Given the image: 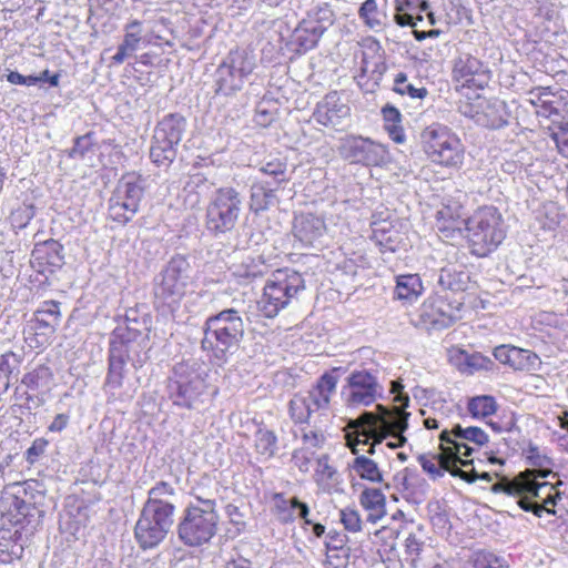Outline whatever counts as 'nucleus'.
<instances>
[{"label": "nucleus", "instance_id": "nucleus-39", "mask_svg": "<svg viewBox=\"0 0 568 568\" xmlns=\"http://www.w3.org/2000/svg\"><path fill=\"white\" fill-rule=\"evenodd\" d=\"M427 484L424 478L414 474L409 469L405 470V475L399 484V493L403 498L414 505H419L425 499Z\"/></svg>", "mask_w": 568, "mask_h": 568}, {"label": "nucleus", "instance_id": "nucleus-11", "mask_svg": "<svg viewBox=\"0 0 568 568\" xmlns=\"http://www.w3.org/2000/svg\"><path fill=\"white\" fill-rule=\"evenodd\" d=\"M464 306L462 297H453L435 290L419 306V324L433 331L449 328L462 320Z\"/></svg>", "mask_w": 568, "mask_h": 568}, {"label": "nucleus", "instance_id": "nucleus-40", "mask_svg": "<svg viewBox=\"0 0 568 568\" xmlns=\"http://www.w3.org/2000/svg\"><path fill=\"white\" fill-rule=\"evenodd\" d=\"M63 256L54 241L38 245V273L53 272L62 265Z\"/></svg>", "mask_w": 568, "mask_h": 568}, {"label": "nucleus", "instance_id": "nucleus-50", "mask_svg": "<svg viewBox=\"0 0 568 568\" xmlns=\"http://www.w3.org/2000/svg\"><path fill=\"white\" fill-rule=\"evenodd\" d=\"M304 20L324 33L334 23L335 13L332 6L325 2L308 12Z\"/></svg>", "mask_w": 568, "mask_h": 568}, {"label": "nucleus", "instance_id": "nucleus-47", "mask_svg": "<svg viewBox=\"0 0 568 568\" xmlns=\"http://www.w3.org/2000/svg\"><path fill=\"white\" fill-rule=\"evenodd\" d=\"M311 400L306 395L295 394L288 403L290 417L295 424H306L314 412Z\"/></svg>", "mask_w": 568, "mask_h": 568}, {"label": "nucleus", "instance_id": "nucleus-42", "mask_svg": "<svg viewBox=\"0 0 568 568\" xmlns=\"http://www.w3.org/2000/svg\"><path fill=\"white\" fill-rule=\"evenodd\" d=\"M173 495V488L168 483L161 481L150 489L149 499L144 506H152L161 513L173 515L174 505L171 501Z\"/></svg>", "mask_w": 568, "mask_h": 568}, {"label": "nucleus", "instance_id": "nucleus-44", "mask_svg": "<svg viewBox=\"0 0 568 568\" xmlns=\"http://www.w3.org/2000/svg\"><path fill=\"white\" fill-rule=\"evenodd\" d=\"M275 199V190L268 187L266 183L256 182L251 187L250 210L258 214L270 209Z\"/></svg>", "mask_w": 568, "mask_h": 568}, {"label": "nucleus", "instance_id": "nucleus-63", "mask_svg": "<svg viewBox=\"0 0 568 568\" xmlns=\"http://www.w3.org/2000/svg\"><path fill=\"white\" fill-rule=\"evenodd\" d=\"M384 126L399 124L402 122V114L397 108L387 104L382 109Z\"/></svg>", "mask_w": 568, "mask_h": 568}, {"label": "nucleus", "instance_id": "nucleus-20", "mask_svg": "<svg viewBox=\"0 0 568 568\" xmlns=\"http://www.w3.org/2000/svg\"><path fill=\"white\" fill-rule=\"evenodd\" d=\"M347 382L349 387L347 403L351 406H368L379 396L377 379L368 371H354Z\"/></svg>", "mask_w": 568, "mask_h": 568}, {"label": "nucleus", "instance_id": "nucleus-36", "mask_svg": "<svg viewBox=\"0 0 568 568\" xmlns=\"http://www.w3.org/2000/svg\"><path fill=\"white\" fill-rule=\"evenodd\" d=\"M358 17L369 29L385 26L388 21V0H365L358 9Z\"/></svg>", "mask_w": 568, "mask_h": 568}, {"label": "nucleus", "instance_id": "nucleus-15", "mask_svg": "<svg viewBox=\"0 0 568 568\" xmlns=\"http://www.w3.org/2000/svg\"><path fill=\"white\" fill-rule=\"evenodd\" d=\"M361 63L355 75L356 83L365 92H374L386 71L385 51L373 36L362 38L358 42Z\"/></svg>", "mask_w": 568, "mask_h": 568}, {"label": "nucleus", "instance_id": "nucleus-30", "mask_svg": "<svg viewBox=\"0 0 568 568\" xmlns=\"http://www.w3.org/2000/svg\"><path fill=\"white\" fill-rule=\"evenodd\" d=\"M144 43L142 22L132 20L124 26V36L122 42L118 45L116 53L111 58L113 65L122 64L125 59L131 57Z\"/></svg>", "mask_w": 568, "mask_h": 568}, {"label": "nucleus", "instance_id": "nucleus-24", "mask_svg": "<svg viewBox=\"0 0 568 568\" xmlns=\"http://www.w3.org/2000/svg\"><path fill=\"white\" fill-rule=\"evenodd\" d=\"M405 232L398 220L382 219L372 224V240L385 252H396L405 241Z\"/></svg>", "mask_w": 568, "mask_h": 568}, {"label": "nucleus", "instance_id": "nucleus-53", "mask_svg": "<svg viewBox=\"0 0 568 568\" xmlns=\"http://www.w3.org/2000/svg\"><path fill=\"white\" fill-rule=\"evenodd\" d=\"M458 465L459 464H422V467L423 470L429 474L434 479L443 476L447 471L454 477H459L465 481H471L474 479L471 473L464 471Z\"/></svg>", "mask_w": 568, "mask_h": 568}, {"label": "nucleus", "instance_id": "nucleus-26", "mask_svg": "<svg viewBox=\"0 0 568 568\" xmlns=\"http://www.w3.org/2000/svg\"><path fill=\"white\" fill-rule=\"evenodd\" d=\"M23 489L20 484L7 487L0 493V525L20 524L29 515V505L18 494Z\"/></svg>", "mask_w": 568, "mask_h": 568}, {"label": "nucleus", "instance_id": "nucleus-54", "mask_svg": "<svg viewBox=\"0 0 568 568\" xmlns=\"http://www.w3.org/2000/svg\"><path fill=\"white\" fill-rule=\"evenodd\" d=\"M265 272V260L261 255H247L243 258L237 271L241 277L251 280L263 276Z\"/></svg>", "mask_w": 568, "mask_h": 568}, {"label": "nucleus", "instance_id": "nucleus-17", "mask_svg": "<svg viewBox=\"0 0 568 568\" xmlns=\"http://www.w3.org/2000/svg\"><path fill=\"white\" fill-rule=\"evenodd\" d=\"M345 159L366 166H381L386 162L387 150L368 138L349 136L342 146Z\"/></svg>", "mask_w": 568, "mask_h": 568}, {"label": "nucleus", "instance_id": "nucleus-7", "mask_svg": "<svg viewBox=\"0 0 568 568\" xmlns=\"http://www.w3.org/2000/svg\"><path fill=\"white\" fill-rule=\"evenodd\" d=\"M305 280L301 273L292 268H278L266 281L261 311L267 318H274L305 291Z\"/></svg>", "mask_w": 568, "mask_h": 568}, {"label": "nucleus", "instance_id": "nucleus-18", "mask_svg": "<svg viewBox=\"0 0 568 568\" xmlns=\"http://www.w3.org/2000/svg\"><path fill=\"white\" fill-rule=\"evenodd\" d=\"M529 102L540 116L550 119L568 113V91L551 90L549 87H537L529 91Z\"/></svg>", "mask_w": 568, "mask_h": 568}, {"label": "nucleus", "instance_id": "nucleus-45", "mask_svg": "<svg viewBox=\"0 0 568 568\" xmlns=\"http://www.w3.org/2000/svg\"><path fill=\"white\" fill-rule=\"evenodd\" d=\"M130 358L116 354L108 355V372L104 381L105 387L118 389L122 387L125 376V365Z\"/></svg>", "mask_w": 568, "mask_h": 568}, {"label": "nucleus", "instance_id": "nucleus-22", "mask_svg": "<svg viewBox=\"0 0 568 568\" xmlns=\"http://www.w3.org/2000/svg\"><path fill=\"white\" fill-rule=\"evenodd\" d=\"M495 359L515 372L535 371L540 364L539 356L526 348L510 344H501L493 349Z\"/></svg>", "mask_w": 568, "mask_h": 568}, {"label": "nucleus", "instance_id": "nucleus-31", "mask_svg": "<svg viewBox=\"0 0 568 568\" xmlns=\"http://www.w3.org/2000/svg\"><path fill=\"white\" fill-rule=\"evenodd\" d=\"M336 371L337 368H333L329 372H325L308 390L306 396L311 400L314 409L321 410L328 408L331 397L335 394L338 382L335 375Z\"/></svg>", "mask_w": 568, "mask_h": 568}, {"label": "nucleus", "instance_id": "nucleus-29", "mask_svg": "<svg viewBox=\"0 0 568 568\" xmlns=\"http://www.w3.org/2000/svg\"><path fill=\"white\" fill-rule=\"evenodd\" d=\"M475 98L466 97L467 100L462 104V112L465 116L475 120L477 123L494 128L497 125L496 108L488 99L483 97L479 92L474 93Z\"/></svg>", "mask_w": 568, "mask_h": 568}, {"label": "nucleus", "instance_id": "nucleus-57", "mask_svg": "<svg viewBox=\"0 0 568 568\" xmlns=\"http://www.w3.org/2000/svg\"><path fill=\"white\" fill-rule=\"evenodd\" d=\"M314 477L324 489L334 488L338 484V473L332 464H317Z\"/></svg>", "mask_w": 568, "mask_h": 568}, {"label": "nucleus", "instance_id": "nucleus-27", "mask_svg": "<svg viewBox=\"0 0 568 568\" xmlns=\"http://www.w3.org/2000/svg\"><path fill=\"white\" fill-rule=\"evenodd\" d=\"M393 300L403 306L415 304L424 294L425 286L418 273H404L395 275Z\"/></svg>", "mask_w": 568, "mask_h": 568}, {"label": "nucleus", "instance_id": "nucleus-37", "mask_svg": "<svg viewBox=\"0 0 568 568\" xmlns=\"http://www.w3.org/2000/svg\"><path fill=\"white\" fill-rule=\"evenodd\" d=\"M359 504L369 523L376 524L386 516V497L379 489L365 488L359 495Z\"/></svg>", "mask_w": 568, "mask_h": 568}, {"label": "nucleus", "instance_id": "nucleus-14", "mask_svg": "<svg viewBox=\"0 0 568 568\" xmlns=\"http://www.w3.org/2000/svg\"><path fill=\"white\" fill-rule=\"evenodd\" d=\"M450 77L455 91L468 97L486 90L493 74L483 60L470 53H463L453 61Z\"/></svg>", "mask_w": 568, "mask_h": 568}, {"label": "nucleus", "instance_id": "nucleus-38", "mask_svg": "<svg viewBox=\"0 0 568 568\" xmlns=\"http://www.w3.org/2000/svg\"><path fill=\"white\" fill-rule=\"evenodd\" d=\"M324 436L310 430L302 437V445L294 453V458L302 462H325L327 456L322 452Z\"/></svg>", "mask_w": 568, "mask_h": 568}, {"label": "nucleus", "instance_id": "nucleus-21", "mask_svg": "<svg viewBox=\"0 0 568 568\" xmlns=\"http://www.w3.org/2000/svg\"><path fill=\"white\" fill-rule=\"evenodd\" d=\"M474 284L464 265L448 264L440 268L436 290L453 297H462L465 304L467 293Z\"/></svg>", "mask_w": 568, "mask_h": 568}, {"label": "nucleus", "instance_id": "nucleus-52", "mask_svg": "<svg viewBox=\"0 0 568 568\" xmlns=\"http://www.w3.org/2000/svg\"><path fill=\"white\" fill-rule=\"evenodd\" d=\"M18 375V359L12 352L0 355V393L6 392Z\"/></svg>", "mask_w": 568, "mask_h": 568}, {"label": "nucleus", "instance_id": "nucleus-41", "mask_svg": "<svg viewBox=\"0 0 568 568\" xmlns=\"http://www.w3.org/2000/svg\"><path fill=\"white\" fill-rule=\"evenodd\" d=\"M139 335L140 333L138 331H133L126 326L114 328L110 338L109 353L130 358L132 344Z\"/></svg>", "mask_w": 568, "mask_h": 568}, {"label": "nucleus", "instance_id": "nucleus-23", "mask_svg": "<svg viewBox=\"0 0 568 568\" xmlns=\"http://www.w3.org/2000/svg\"><path fill=\"white\" fill-rule=\"evenodd\" d=\"M351 115V108L344 103L337 93L332 91L316 104L313 112L314 121L326 128H334Z\"/></svg>", "mask_w": 568, "mask_h": 568}, {"label": "nucleus", "instance_id": "nucleus-59", "mask_svg": "<svg viewBox=\"0 0 568 568\" xmlns=\"http://www.w3.org/2000/svg\"><path fill=\"white\" fill-rule=\"evenodd\" d=\"M339 520L344 528L351 532H358L362 530V518L357 509L346 507L339 511Z\"/></svg>", "mask_w": 568, "mask_h": 568}, {"label": "nucleus", "instance_id": "nucleus-10", "mask_svg": "<svg viewBox=\"0 0 568 568\" xmlns=\"http://www.w3.org/2000/svg\"><path fill=\"white\" fill-rule=\"evenodd\" d=\"M242 211L240 192L233 186H221L210 197L205 210V226L214 234L235 229Z\"/></svg>", "mask_w": 568, "mask_h": 568}, {"label": "nucleus", "instance_id": "nucleus-6", "mask_svg": "<svg viewBox=\"0 0 568 568\" xmlns=\"http://www.w3.org/2000/svg\"><path fill=\"white\" fill-rule=\"evenodd\" d=\"M145 192V179L140 172L121 175L108 200L106 220L115 226L128 225L138 214Z\"/></svg>", "mask_w": 568, "mask_h": 568}, {"label": "nucleus", "instance_id": "nucleus-8", "mask_svg": "<svg viewBox=\"0 0 568 568\" xmlns=\"http://www.w3.org/2000/svg\"><path fill=\"white\" fill-rule=\"evenodd\" d=\"M189 284L187 263L181 258H172L154 286V308L163 316L175 317L186 295Z\"/></svg>", "mask_w": 568, "mask_h": 568}, {"label": "nucleus", "instance_id": "nucleus-4", "mask_svg": "<svg viewBox=\"0 0 568 568\" xmlns=\"http://www.w3.org/2000/svg\"><path fill=\"white\" fill-rule=\"evenodd\" d=\"M420 149L426 159L445 170H460L466 159V146L448 125L432 123L419 134Z\"/></svg>", "mask_w": 568, "mask_h": 568}, {"label": "nucleus", "instance_id": "nucleus-2", "mask_svg": "<svg viewBox=\"0 0 568 568\" xmlns=\"http://www.w3.org/2000/svg\"><path fill=\"white\" fill-rule=\"evenodd\" d=\"M546 476L545 473L525 470L511 479L501 477L493 484L490 489L495 494L520 497L519 507L525 511L534 513L537 517H541L544 513L555 515L556 511L548 508L549 505H556L555 487L547 481L539 480Z\"/></svg>", "mask_w": 568, "mask_h": 568}, {"label": "nucleus", "instance_id": "nucleus-13", "mask_svg": "<svg viewBox=\"0 0 568 568\" xmlns=\"http://www.w3.org/2000/svg\"><path fill=\"white\" fill-rule=\"evenodd\" d=\"M255 69L254 57L245 49L235 48L216 69L215 93L225 97L242 90Z\"/></svg>", "mask_w": 568, "mask_h": 568}, {"label": "nucleus", "instance_id": "nucleus-19", "mask_svg": "<svg viewBox=\"0 0 568 568\" xmlns=\"http://www.w3.org/2000/svg\"><path fill=\"white\" fill-rule=\"evenodd\" d=\"M207 384L201 374L191 371L179 374L175 381V390L172 394L174 405L192 409L205 394Z\"/></svg>", "mask_w": 568, "mask_h": 568}, {"label": "nucleus", "instance_id": "nucleus-43", "mask_svg": "<svg viewBox=\"0 0 568 568\" xmlns=\"http://www.w3.org/2000/svg\"><path fill=\"white\" fill-rule=\"evenodd\" d=\"M323 34L324 33H322L321 30L316 29V27L307 24V22L303 19L294 33L296 51L298 53H305L314 49Z\"/></svg>", "mask_w": 568, "mask_h": 568}, {"label": "nucleus", "instance_id": "nucleus-60", "mask_svg": "<svg viewBox=\"0 0 568 568\" xmlns=\"http://www.w3.org/2000/svg\"><path fill=\"white\" fill-rule=\"evenodd\" d=\"M349 561V549H337V551H326V568H347Z\"/></svg>", "mask_w": 568, "mask_h": 568}, {"label": "nucleus", "instance_id": "nucleus-33", "mask_svg": "<svg viewBox=\"0 0 568 568\" xmlns=\"http://www.w3.org/2000/svg\"><path fill=\"white\" fill-rule=\"evenodd\" d=\"M463 206L460 204L444 205L436 214V227L444 237H454L457 232L462 231L465 226L463 217Z\"/></svg>", "mask_w": 568, "mask_h": 568}, {"label": "nucleus", "instance_id": "nucleus-35", "mask_svg": "<svg viewBox=\"0 0 568 568\" xmlns=\"http://www.w3.org/2000/svg\"><path fill=\"white\" fill-rule=\"evenodd\" d=\"M186 120L180 113H170L158 122L153 136L155 140L166 141L178 145L182 140Z\"/></svg>", "mask_w": 568, "mask_h": 568}, {"label": "nucleus", "instance_id": "nucleus-3", "mask_svg": "<svg viewBox=\"0 0 568 568\" xmlns=\"http://www.w3.org/2000/svg\"><path fill=\"white\" fill-rule=\"evenodd\" d=\"M243 335L244 324L239 312L223 310L205 320L201 347L211 359L224 362L239 348Z\"/></svg>", "mask_w": 568, "mask_h": 568}, {"label": "nucleus", "instance_id": "nucleus-58", "mask_svg": "<svg viewBox=\"0 0 568 568\" xmlns=\"http://www.w3.org/2000/svg\"><path fill=\"white\" fill-rule=\"evenodd\" d=\"M260 171L263 174L271 175L277 179L278 182L287 181V179L285 178L287 171V162L283 159H271L260 168Z\"/></svg>", "mask_w": 568, "mask_h": 568}, {"label": "nucleus", "instance_id": "nucleus-1", "mask_svg": "<svg viewBox=\"0 0 568 568\" xmlns=\"http://www.w3.org/2000/svg\"><path fill=\"white\" fill-rule=\"evenodd\" d=\"M402 384L392 383V393L396 394L394 402L398 405L385 407L377 405L375 412H365L348 424L346 434L347 446L356 455L354 462H372L365 454H385L386 449L394 450L406 442L403 433L407 428L409 397L402 394Z\"/></svg>", "mask_w": 568, "mask_h": 568}, {"label": "nucleus", "instance_id": "nucleus-34", "mask_svg": "<svg viewBox=\"0 0 568 568\" xmlns=\"http://www.w3.org/2000/svg\"><path fill=\"white\" fill-rule=\"evenodd\" d=\"M272 509L282 523L292 521L297 513L298 517L303 518L306 524H311L307 519L308 506L296 498L287 499L282 493H276L272 496Z\"/></svg>", "mask_w": 568, "mask_h": 568}, {"label": "nucleus", "instance_id": "nucleus-56", "mask_svg": "<svg viewBox=\"0 0 568 568\" xmlns=\"http://www.w3.org/2000/svg\"><path fill=\"white\" fill-rule=\"evenodd\" d=\"M394 92L400 95H408L412 99H424L427 97L428 91L425 87L415 88L408 82L407 75L404 72H399L394 78Z\"/></svg>", "mask_w": 568, "mask_h": 568}, {"label": "nucleus", "instance_id": "nucleus-12", "mask_svg": "<svg viewBox=\"0 0 568 568\" xmlns=\"http://www.w3.org/2000/svg\"><path fill=\"white\" fill-rule=\"evenodd\" d=\"M442 454L438 462H474L463 459L486 446L489 436L477 426L463 428L460 425L453 427L450 432L443 430L439 436Z\"/></svg>", "mask_w": 568, "mask_h": 568}, {"label": "nucleus", "instance_id": "nucleus-32", "mask_svg": "<svg viewBox=\"0 0 568 568\" xmlns=\"http://www.w3.org/2000/svg\"><path fill=\"white\" fill-rule=\"evenodd\" d=\"M428 7L427 0H394V21L399 27L414 28L423 21Z\"/></svg>", "mask_w": 568, "mask_h": 568}, {"label": "nucleus", "instance_id": "nucleus-16", "mask_svg": "<svg viewBox=\"0 0 568 568\" xmlns=\"http://www.w3.org/2000/svg\"><path fill=\"white\" fill-rule=\"evenodd\" d=\"M173 515L144 506L135 525V538L144 549L158 546L169 532Z\"/></svg>", "mask_w": 568, "mask_h": 568}, {"label": "nucleus", "instance_id": "nucleus-46", "mask_svg": "<svg viewBox=\"0 0 568 568\" xmlns=\"http://www.w3.org/2000/svg\"><path fill=\"white\" fill-rule=\"evenodd\" d=\"M254 448L258 457L270 459L274 457L277 448L275 433L266 427L260 426L254 435Z\"/></svg>", "mask_w": 568, "mask_h": 568}, {"label": "nucleus", "instance_id": "nucleus-28", "mask_svg": "<svg viewBox=\"0 0 568 568\" xmlns=\"http://www.w3.org/2000/svg\"><path fill=\"white\" fill-rule=\"evenodd\" d=\"M448 361L453 364L459 372L466 374H474L479 371H490L494 363L493 361L479 353H468L466 349L459 346H452L447 351Z\"/></svg>", "mask_w": 568, "mask_h": 568}, {"label": "nucleus", "instance_id": "nucleus-49", "mask_svg": "<svg viewBox=\"0 0 568 568\" xmlns=\"http://www.w3.org/2000/svg\"><path fill=\"white\" fill-rule=\"evenodd\" d=\"M176 146L170 142L152 136L150 159L156 166H169L176 156Z\"/></svg>", "mask_w": 568, "mask_h": 568}, {"label": "nucleus", "instance_id": "nucleus-51", "mask_svg": "<svg viewBox=\"0 0 568 568\" xmlns=\"http://www.w3.org/2000/svg\"><path fill=\"white\" fill-rule=\"evenodd\" d=\"M38 328L44 327L53 333L61 320L60 304L54 301H47L38 310Z\"/></svg>", "mask_w": 568, "mask_h": 568}, {"label": "nucleus", "instance_id": "nucleus-48", "mask_svg": "<svg viewBox=\"0 0 568 568\" xmlns=\"http://www.w3.org/2000/svg\"><path fill=\"white\" fill-rule=\"evenodd\" d=\"M498 405L491 395H478L467 402V412L473 418H486L497 412Z\"/></svg>", "mask_w": 568, "mask_h": 568}, {"label": "nucleus", "instance_id": "nucleus-62", "mask_svg": "<svg viewBox=\"0 0 568 568\" xmlns=\"http://www.w3.org/2000/svg\"><path fill=\"white\" fill-rule=\"evenodd\" d=\"M424 541L418 538L415 534H409L405 539V550L410 556L412 561H416L424 548Z\"/></svg>", "mask_w": 568, "mask_h": 568}, {"label": "nucleus", "instance_id": "nucleus-64", "mask_svg": "<svg viewBox=\"0 0 568 568\" xmlns=\"http://www.w3.org/2000/svg\"><path fill=\"white\" fill-rule=\"evenodd\" d=\"M558 152L568 159V129L560 128L552 134Z\"/></svg>", "mask_w": 568, "mask_h": 568}, {"label": "nucleus", "instance_id": "nucleus-61", "mask_svg": "<svg viewBox=\"0 0 568 568\" xmlns=\"http://www.w3.org/2000/svg\"><path fill=\"white\" fill-rule=\"evenodd\" d=\"M354 470L364 479L371 481L382 480V473L377 468V464H354Z\"/></svg>", "mask_w": 568, "mask_h": 568}, {"label": "nucleus", "instance_id": "nucleus-9", "mask_svg": "<svg viewBox=\"0 0 568 568\" xmlns=\"http://www.w3.org/2000/svg\"><path fill=\"white\" fill-rule=\"evenodd\" d=\"M217 523L214 500L199 499L185 509L178 527L179 538L187 546H201L215 535Z\"/></svg>", "mask_w": 568, "mask_h": 568}, {"label": "nucleus", "instance_id": "nucleus-25", "mask_svg": "<svg viewBox=\"0 0 568 568\" xmlns=\"http://www.w3.org/2000/svg\"><path fill=\"white\" fill-rule=\"evenodd\" d=\"M326 232L325 220L311 212H301L292 223L293 236L304 246L314 245Z\"/></svg>", "mask_w": 568, "mask_h": 568}, {"label": "nucleus", "instance_id": "nucleus-5", "mask_svg": "<svg viewBox=\"0 0 568 568\" xmlns=\"http://www.w3.org/2000/svg\"><path fill=\"white\" fill-rule=\"evenodd\" d=\"M465 239L470 253L484 257L506 239L503 214L493 205L479 206L465 220Z\"/></svg>", "mask_w": 568, "mask_h": 568}, {"label": "nucleus", "instance_id": "nucleus-55", "mask_svg": "<svg viewBox=\"0 0 568 568\" xmlns=\"http://www.w3.org/2000/svg\"><path fill=\"white\" fill-rule=\"evenodd\" d=\"M474 568H509L506 557L488 550L476 551L473 556Z\"/></svg>", "mask_w": 568, "mask_h": 568}]
</instances>
